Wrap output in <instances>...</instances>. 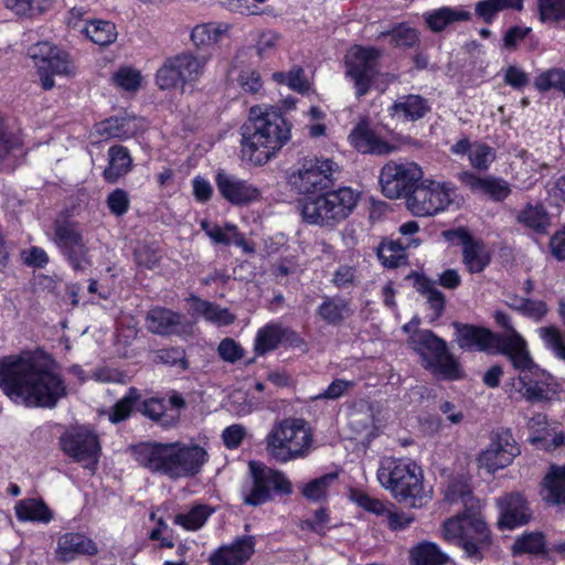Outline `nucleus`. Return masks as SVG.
<instances>
[{
    "label": "nucleus",
    "instance_id": "1a4fd4ad",
    "mask_svg": "<svg viewBox=\"0 0 565 565\" xmlns=\"http://www.w3.org/2000/svg\"><path fill=\"white\" fill-rule=\"evenodd\" d=\"M250 483L242 488L244 504L248 507H260L274 501L275 495H290L292 493L291 481L287 476L262 461L252 460L248 462Z\"/></svg>",
    "mask_w": 565,
    "mask_h": 565
},
{
    "label": "nucleus",
    "instance_id": "bb28decb",
    "mask_svg": "<svg viewBox=\"0 0 565 565\" xmlns=\"http://www.w3.org/2000/svg\"><path fill=\"white\" fill-rule=\"evenodd\" d=\"M540 494L547 505L565 508V465H550L540 483Z\"/></svg>",
    "mask_w": 565,
    "mask_h": 565
},
{
    "label": "nucleus",
    "instance_id": "774afa93",
    "mask_svg": "<svg viewBox=\"0 0 565 565\" xmlns=\"http://www.w3.org/2000/svg\"><path fill=\"white\" fill-rule=\"evenodd\" d=\"M220 358L228 363H235L244 356V349L232 338L223 339L217 348Z\"/></svg>",
    "mask_w": 565,
    "mask_h": 565
},
{
    "label": "nucleus",
    "instance_id": "f8f14e48",
    "mask_svg": "<svg viewBox=\"0 0 565 565\" xmlns=\"http://www.w3.org/2000/svg\"><path fill=\"white\" fill-rule=\"evenodd\" d=\"M381 51L374 46L355 44L344 57L345 75L353 82L355 96H365L380 74Z\"/></svg>",
    "mask_w": 565,
    "mask_h": 565
},
{
    "label": "nucleus",
    "instance_id": "9d476101",
    "mask_svg": "<svg viewBox=\"0 0 565 565\" xmlns=\"http://www.w3.org/2000/svg\"><path fill=\"white\" fill-rule=\"evenodd\" d=\"M210 57L195 55L193 52H181L164 60L154 76L156 85L160 90H171L186 84L196 83L204 74Z\"/></svg>",
    "mask_w": 565,
    "mask_h": 565
},
{
    "label": "nucleus",
    "instance_id": "473e14b6",
    "mask_svg": "<svg viewBox=\"0 0 565 565\" xmlns=\"http://www.w3.org/2000/svg\"><path fill=\"white\" fill-rule=\"evenodd\" d=\"M515 220L523 227L539 235H545L551 225L550 214L542 202L526 203L518 212Z\"/></svg>",
    "mask_w": 565,
    "mask_h": 565
},
{
    "label": "nucleus",
    "instance_id": "6ab92c4d",
    "mask_svg": "<svg viewBox=\"0 0 565 565\" xmlns=\"http://www.w3.org/2000/svg\"><path fill=\"white\" fill-rule=\"evenodd\" d=\"M426 351L430 353V356L426 355V369H434L444 380L454 381L462 379L463 372L460 364L449 352L446 341L427 329Z\"/></svg>",
    "mask_w": 565,
    "mask_h": 565
},
{
    "label": "nucleus",
    "instance_id": "e433bc0d",
    "mask_svg": "<svg viewBox=\"0 0 565 565\" xmlns=\"http://www.w3.org/2000/svg\"><path fill=\"white\" fill-rule=\"evenodd\" d=\"M215 508L206 503H194L188 511L177 513L172 522L188 532L201 530L214 514Z\"/></svg>",
    "mask_w": 565,
    "mask_h": 565
},
{
    "label": "nucleus",
    "instance_id": "79ce46f5",
    "mask_svg": "<svg viewBox=\"0 0 565 565\" xmlns=\"http://www.w3.org/2000/svg\"><path fill=\"white\" fill-rule=\"evenodd\" d=\"M282 343L281 324L268 322L259 328L254 339V352L257 356L266 355Z\"/></svg>",
    "mask_w": 565,
    "mask_h": 565
},
{
    "label": "nucleus",
    "instance_id": "c85d7f7f",
    "mask_svg": "<svg viewBox=\"0 0 565 565\" xmlns=\"http://www.w3.org/2000/svg\"><path fill=\"white\" fill-rule=\"evenodd\" d=\"M493 319L495 323L504 330V332L497 333L510 339V347L509 350L504 352V356H507L511 363L515 364L527 361L526 341L513 327L511 317L504 311L497 310L493 313Z\"/></svg>",
    "mask_w": 565,
    "mask_h": 565
},
{
    "label": "nucleus",
    "instance_id": "a878e982",
    "mask_svg": "<svg viewBox=\"0 0 565 565\" xmlns=\"http://www.w3.org/2000/svg\"><path fill=\"white\" fill-rule=\"evenodd\" d=\"M230 30L231 24L226 22L200 23L191 30L190 40L200 55H207L211 58L212 50Z\"/></svg>",
    "mask_w": 565,
    "mask_h": 565
},
{
    "label": "nucleus",
    "instance_id": "bf43d9fd",
    "mask_svg": "<svg viewBox=\"0 0 565 565\" xmlns=\"http://www.w3.org/2000/svg\"><path fill=\"white\" fill-rule=\"evenodd\" d=\"M150 520H156L154 527L148 533V539L159 542L160 548H173L175 545L174 530L169 527L168 523L162 519H156V514H150Z\"/></svg>",
    "mask_w": 565,
    "mask_h": 565
},
{
    "label": "nucleus",
    "instance_id": "49530a36",
    "mask_svg": "<svg viewBox=\"0 0 565 565\" xmlns=\"http://www.w3.org/2000/svg\"><path fill=\"white\" fill-rule=\"evenodd\" d=\"M534 86L541 93L554 89L565 96V70L552 67L540 73L534 78Z\"/></svg>",
    "mask_w": 565,
    "mask_h": 565
},
{
    "label": "nucleus",
    "instance_id": "e2e57ef3",
    "mask_svg": "<svg viewBox=\"0 0 565 565\" xmlns=\"http://www.w3.org/2000/svg\"><path fill=\"white\" fill-rule=\"evenodd\" d=\"M529 429L531 431L530 441L533 445L541 446L548 441L552 429L547 420V416L542 413L533 415L529 422Z\"/></svg>",
    "mask_w": 565,
    "mask_h": 565
},
{
    "label": "nucleus",
    "instance_id": "37998d69",
    "mask_svg": "<svg viewBox=\"0 0 565 565\" xmlns=\"http://www.w3.org/2000/svg\"><path fill=\"white\" fill-rule=\"evenodd\" d=\"M137 411L145 417L152 422L160 423L163 426H168L174 423L179 415L167 414V403L162 397H148L138 403Z\"/></svg>",
    "mask_w": 565,
    "mask_h": 565
},
{
    "label": "nucleus",
    "instance_id": "c756f323",
    "mask_svg": "<svg viewBox=\"0 0 565 565\" xmlns=\"http://www.w3.org/2000/svg\"><path fill=\"white\" fill-rule=\"evenodd\" d=\"M456 190L451 182L438 183L426 179V216L447 210L454 202Z\"/></svg>",
    "mask_w": 565,
    "mask_h": 565
},
{
    "label": "nucleus",
    "instance_id": "0e129e2a",
    "mask_svg": "<svg viewBox=\"0 0 565 565\" xmlns=\"http://www.w3.org/2000/svg\"><path fill=\"white\" fill-rule=\"evenodd\" d=\"M114 82L125 90H137L141 83L140 72L132 67H120L114 74Z\"/></svg>",
    "mask_w": 565,
    "mask_h": 565
},
{
    "label": "nucleus",
    "instance_id": "9b49d317",
    "mask_svg": "<svg viewBox=\"0 0 565 565\" xmlns=\"http://www.w3.org/2000/svg\"><path fill=\"white\" fill-rule=\"evenodd\" d=\"M297 171L288 175V183L305 196L320 194L332 188L338 164L331 159L303 158Z\"/></svg>",
    "mask_w": 565,
    "mask_h": 565
},
{
    "label": "nucleus",
    "instance_id": "c9c22d12",
    "mask_svg": "<svg viewBox=\"0 0 565 565\" xmlns=\"http://www.w3.org/2000/svg\"><path fill=\"white\" fill-rule=\"evenodd\" d=\"M462 264L469 274L482 273L492 260V252L486 243L476 238L461 250Z\"/></svg>",
    "mask_w": 565,
    "mask_h": 565
},
{
    "label": "nucleus",
    "instance_id": "a18cd8bd",
    "mask_svg": "<svg viewBox=\"0 0 565 565\" xmlns=\"http://www.w3.org/2000/svg\"><path fill=\"white\" fill-rule=\"evenodd\" d=\"M43 66L52 74L71 76L75 74V67L70 53L57 47H50L49 54L42 60Z\"/></svg>",
    "mask_w": 565,
    "mask_h": 565
},
{
    "label": "nucleus",
    "instance_id": "603ef678",
    "mask_svg": "<svg viewBox=\"0 0 565 565\" xmlns=\"http://www.w3.org/2000/svg\"><path fill=\"white\" fill-rule=\"evenodd\" d=\"M217 244L224 246L234 245L236 247L242 248V250L245 254L255 253L254 243L245 237V234L238 230L237 225L230 222H226L224 224V232L222 233V236L220 237Z\"/></svg>",
    "mask_w": 565,
    "mask_h": 565
},
{
    "label": "nucleus",
    "instance_id": "dca6fc26",
    "mask_svg": "<svg viewBox=\"0 0 565 565\" xmlns=\"http://www.w3.org/2000/svg\"><path fill=\"white\" fill-rule=\"evenodd\" d=\"M54 234L58 248L75 271H84L92 265L83 234L74 223L68 221L57 223L54 227Z\"/></svg>",
    "mask_w": 565,
    "mask_h": 565
},
{
    "label": "nucleus",
    "instance_id": "412c9836",
    "mask_svg": "<svg viewBox=\"0 0 565 565\" xmlns=\"http://www.w3.org/2000/svg\"><path fill=\"white\" fill-rule=\"evenodd\" d=\"M500 515L498 527L500 530H514L527 524L532 519L530 504L521 492H510L498 500Z\"/></svg>",
    "mask_w": 565,
    "mask_h": 565
},
{
    "label": "nucleus",
    "instance_id": "6e6d98bb",
    "mask_svg": "<svg viewBox=\"0 0 565 565\" xmlns=\"http://www.w3.org/2000/svg\"><path fill=\"white\" fill-rule=\"evenodd\" d=\"M349 498L359 508L375 515L383 516L388 511L382 500L371 497L363 490L351 489Z\"/></svg>",
    "mask_w": 565,
    "mask_h": 565
},
{
    "label": "nucleus",
    "instance_id": "f03ea898",
    "mask_svg": "<svg viewBox=\"0 0 565 565\" xmlns=\"http://www.w3.org/2000/svg\"><path fill=\"white\" fill-rule=\"evenodd\" d=\"M445 500L451 504L461 503L463 509L443 522L444 541L460 548L465 558L473 563L482 562L493 543V534L469 479L463 476L452 478L447 484Z\"/></svg>",
    "mask_w": 565,
    "mask_h": 565
},
{
    "label": "nucleus",
    "instance_id": "72a5a7b5",
    "mask_svg": "<svg viewBox=\"0 0 565 565\" xmlns=\"http://www.w3.org/2000/svg\"><path fill=\"white\" fill-rule=\"evenodd\" d=\"M351 315L350 302L340 297L326 296L316 309V316L331 327H341Z\"/></svg>",
    "mask_w": 565,
    "mask_h": 565
},
{
    "label": "nucleus",
    "instance_id": "8fccbe9b",
    "mask_svg": "<svg viewBox=\"0 0 565 565\" xmlns=\"http://www.w3.org/2000/svg\"><path fill=\"white\" fill-rule=\"evenodd\" d=\"M426 303L429 310V312L426 313V318H428L429 322H435L445 311L446 298L445 295L436 288L435 281L428 277H426Z\"/></svg>",
    "mask_w": 565,
    "mask_h": 565
},
{
    "label": "nucleus",
    "instance_id": "b1692460",
    "mask_svg": "<svg viewBox=\"0 0 565 565\" xmlns=\"http://www.w3.org/2000/svg\"><path fill=\"white\" fill-rule=\"evenodd\" d=\"M457 178L459 182L469 188L471 192L487 194L495 202H502L511 194L509 183L501 178L491 175L479 177L470 170L459 172Z\"/></svg>",
    "mask_w": 565,
    "mask_h": 565
},
{
    "label": "nucleus",
    "instance_id": "09e8293b",
    "mask_svg": "<svg viewBox=\"0 0 565 565\" xmlns=\"http://www.w3.org/2000/svg\"><path fill=\"white\" fill-rule=\"evenodd\" d=\"M470 166L480 171L486 172L497 160V150L490 145L476 141L468 157Z\"/></svg>",
    "mask_w": 565,
    "mask_h": 565
},
{
    "label": "nucleus",
    "instance_id": "4be33fe9",
    "mask_svg": "<svg viewBox=\"0 0 565 565\" xmlns=\"http://www.w3.org/2000/svg\"><path fill=\"white\" fill-rule=\"evenodd\" d=\"M256 540L253 535H241L230 544H223L214 550L210 565H245L255 554Z\"/></svg>",
    "mask_w": 565,
    "mask_h": 565
},
{
    "label": "nucleus",
    "instance_id": "5fc2aeb1",
    "mask_svg": "<svg viewBox=\"0 0 565 565\" xmlns=\"http://www.w3.org/2000/svg\"><path fill=\"white\" fill-rule=\"evenodd\" d=\"M385 35L391 38V44L396 47H413L418 42V31L402 22L388 30Z\"/></svg>",
    "mask_w": 565,
    "mask_h": 565
},
{
    "label": "nucleus",
    "instance_id": "f3484780",
    "mask_svg": "<svg viewBox=\"0 0 565 565\" xmlns=\"http://www.w3.org/2000/svg\"><path fill=\"white\" fill-rule=\"evenodd\" d=\"M520 455V447L510 429L498 431L489 447L479 457V466L489 472H495L508 467Z\"/></svg>",
    "mask_w": 565,
    "mask_h": 565
},
{
    "label": "nucleus",
    "instance_id": "864d4df0",
    "mask_svg": "<svg viewBox=\"0 0 565 565\" xmlns=\"http://www.w3.org/2000/svg\"><path fill=\"white\" fill-rule=\"evenodd\" d=\"M156 361L184 372L190 367L185 350L181 347L163 348L156 352Z\"/></svg>",
    "mask_w": 565,
    "mask_h": 565
},
{
    "label": "nucleus",
    "instance_id": "f704fd0d",
    "mask_svg": "<svg viewBox=\"0 0 565 565\" xmlns=\"http://www.w3.org/2000/svg\"><path fill=\"white\" fill-rule=\"evenodd\" d=\"M108 166L103 171L107 183L114 184L132 169V158L127 147L115 145L108 150Z\"/></svg>",
    "mask_w": 565,
    "mask_h": 565
},
{
    "label": "nucleus",
    "instance_id": "5701e85b",
    "mask_svg": "<svg viewBox=\"0 0 565 565\" xmlns=\"http://www.w3.org/2000/svg\"><path fill=\"white\" fill-rule=\"evenodd\" d=\"M419 245V238L405 237L394 239L392 236L382 237L376 247V256L383 267L395 269L407 265V250Z\"/></svg>",
    "mask_w": 565,
    "mask_h": 565
},
{
    "label": "nucleus",
    "instance_id": "2eb2a0df",
    "mask_svg": "<svg viewBox=\"0 0 565 565\" xmlns=\"http://www.w3.org/2000/svg\"><path fill=\"white\" fill-rule=\"evenodd\" d=\"M60 447L75 462H87L93 467L97 465L102 451L98 436L83 427L66 430L62 434Z\"/></svg>",
    "mask_w": 565,
    "mask_h": 565
},
{
    "label": "nucleus",
    "instance_id": "4d7b16f0",
    "mask_svg": "<svg viewBox=\"0 0 565 565\" xmlns=\"http://www.w3.org/2000/svg\"><path fill=\"white\" fill-rule=\"evenodd\" d=\"M237 86L244 94L256 95L264 88V81L258 70L243 67L236 77Z\"/></svg>",
    "mask_w": 565,
    "mask_h": 565
},
{
    "label": "nucleus",
    "instance_id": "2f4dec72",
    "mask_svg": "<svg viewBox=\"0 0 565 565\" xmlns=\"http://www.w3.org/2000/svg\"><path fill=\"white\" fill-rule=\"evenodd\" d=\"M148 330L159 335H171L179 332L182 315L164 307L152 308L146 318Z\"/></svg>",
    "mask_w": 565,
    "mask_h": 565
},
{
    "label": "nucleus",
    "instance_id": "ea45409f",
    "mask_svg": "<svg viewBox=\"0 0 565 565\" xmlns=\"http://www.w3.org/2000/svg\"><path fill=\"white\" fill-rule=\"evenodd\" d=\"M192 302V309L195 313L203 316L207 321L217 326H230L234 322L235 316L227 309L195 295L188 299Z\"/></svg>",
    "mask_w": 565,
    "mask_h": 565
},
{
    "label": "nucleus",
    "instance_id": "4468645a",
    "mask_svg": "<svg viewBox=\"0 0 565 565\" xmlns=\"http://www.w3.org/2000/svg\"><path fill=\"white\" fill-rule=\"evenodd\" d=\"M456 342L466 352H483L488 355H504L509 350L510 339L499 335L489 328L455 322Z\"/></svg>",
    "mask_w": 565,
    "mask_h": 565
},
{
    "label": "nucleus",
    "instance_id": "13d9d810",
    "mask_svg": "<svg viewBox=\"0 0 565 565\" xmlns=\"http://www.w3.org/2000/svg\"><path fill=\"white\" fill-rule=\"evenodd\" d=\"M136 265L149 270L157 268L162 259L161 249L153 243L142 244L134 252Z\"/></svg>",
    "mask_w": 565,
    "mask_h": 565
},
{
    "label": "nucleus",
    "instance_id": "69168bd1",
    "mask_svg": "<svg viewBox=\"0 0 565 565\" xmlns=\"http://www.w3.org/2000/svg\"><path fill=\"white\" fill-rule=\"evenodd\" d=\"M420 320L418 318H413L408 323H406L403 329L408 337L409 347L418 354L419 362L424 363V331L418 329Z\"/></svg>",
    "mask_w": 565,
    "mask_h": 565
},
{
    "label": "nucleus",
    "instance_id": "c03bdc74",
    "mask_svg": "<svg viewBox=\"0 0 565 565\" xmlns=\"http://www.w3.org/2000/svg\"><path fill=\"white\" fill-rule=\"evenodd\" d=\"M138 388L131 386L126 394L118 399L108 413V418L113 424H119L128 419L135 408L138 407L140 401Z\"/></svg>",
    "mask_w": 565,
    "mask_h": 565
},
{
    "label": "nucleus",
    "instance_id": "3c124183",
    "mask_svg": "<svg viewBox=\"0 0 565 565\" xmlns=\"http://www.w3.org/2000/svg\"><path fill=\"white\" fill-rule=\"evenodd\" d=\"M330 509L328 507H320L313 512L312 518L303 519L299 523L301 531L311 532L320 536H324L331 529Z\"/></svg>",
    "mask_w": 565,
    "mask_h": 565
},
{
    "label": "nucleus",
    "instance_id": "a211bd4d",
    "mask_svg": "<svg viewBox=\"0 0 565 565\" xmlns=\"http://www.w3.org/2000/svg\"><path fill=\"white\" fill-rule=\"evenodd\" d=\"M350 145L360 153L387 156L399 149L393 141L383 138L369 118H361L349 135Z\"/></svg>",
    "mask_w": 565,
    "mask_h": 565
},
{
    "label": "nucleus",
    "instance_id": "680f3d73",
    "mask_svg": "<svg viewBox=\"0 0 565 565\" xmlns=\"http://www.w3.org/2000/svg\"><path fill=\"white\" fill-rule=\"evenodd\" d=\"M537 10L544 23L565 20V0H537Z\"/></svg>",
    "mask_w": 565,
    "mask_h": 565
},
{
    "label": "nucleus",
    "instance_id": "393cba45",
    "mask_svg": "<svg viewBox=\"0 0 565 565\" xmlns=\"http://www.w3.org/2000/svg\"><path fill=\"white\" fill-rule=\"evenodd\" d=\"M97 553V544L83 533L66 532L58 537L56 556L61 562L68 563L79 555L95 556Z\"/></svg>",
    "mask_w": 565,
    "mask_h": 565
},
{
    "label": "nucleus",
    "instance_id": "6e6552de",
    "mask_svg": "<svg viewBox=\"0 0 565 565\" xmlns=\"http://www.w3.org/2000/svg\"><path fill=\"white\" fill-rule=\"evenodd\" d=\"M380 484L398 501H415L423 490L420 468L404 458L384 457L376 471Z\"/></svg>",
    "mask_w": 565,
    "mask_h": 565
},
{
    "label": "nucleus",
    "instance_id": "de8ad7c7",
    "mask_svg": "<svg viewBox=\"0 0 565 565\" xmlns=\"http://www.w3.org/2000/svg\"><path fill=\"white\" fill-rule=\"evenodd\" d=\"M338 478L337 473H326L307 482L301 494L309 501L321 502L328 498L331 483Z\"/></svg>",
    "mask_w": 565,
    "mask_h": 565
},
{
    "label": "nucleus",
    "instance_id": "58836bf2",
    "mask_svg": "<svg viewBox=\"0 0 565 565\" xmlns=\"http://www.w3.org/2000/svg\"><path fill=\"white\" fill-rule=\"evenodd\" d=\"M79 31L94 44L103 47L109 46L116 42L118 36L116 24L102 19L86 21Z\"/></svg>",
    "mask_w": 565,
    "mask_h": 565
},
{
    "label": "nucleus",
    "instance_id": "423d86ee",
    "mask_svg": "<svg viewBox=\"0 0 565 565\" xmlns=\"http://www.w3.org/2000/svg\"><path fill=\"white\" fill-rule=\"evenodd\" d=\"M265 444L266 451L273 459L286 463L307 456L312 435L303 418L287 417L273 425Z\"/></svg>",
    "mask_w": 565,
    "mask_h": 565
},
{
    "label": "nucleus",
    "instance_id": "052dcab7",
    "mask_svg": "<svg viewBox=\"0 0 565 565\" xmlns=\"http://www.w3.org/2000/svg\"><path fill=\"white\" fill-rule=\"evenodd\" d=\"M126 126L125 118L110 117L98 122L95 129L103 139H126L128 137Z\"/></svg>",
    "mask_w": 565,
    "mask_h": 565
},
{
    "label": "nucleus",
    "instance_id": "7ed1b4c3",
    "mask_svg": "<svg viewBox=\"0 0 565 565\" xmlns=\"http://www.w3.org/2000/svg\"><path fill=\"white\" fill-rule=\"evenodd\" d=\"M291 129L280 108L252 106L239 129L242 159L254 167L265 166L289 142Z\"/></svg>",
    "mask_w": 565,
    "mask_h": 565
},
{
    "label": "nucleus",
    "instance_id": "4c0bfd02",
    "mask_svg": "<svg viewBox=\"0 0 565 565\" xmlns=\"http://www.w3.org/2000/svg\"><path fill=\"white\" fill-rule=\"evenodd\" d=\"M387 111L398 121H416L424 116V98L413 94L402 96L387 108Z\"/></svg>",
    "mask_w": 565,
    "mask_h": 565
},
{
    "label": "nucleus",
    "instance_id": "0eeeda50",
    "mask_svg": "<svg viewBox=\"0 0 565 565\" xmlns=\"http://www.w3.org/2000/svg\"><path fill=\"white\" fill-rule=\"evenodd\" d=\"M422 168L414 162H386L380 172L379 183L382 194L391 200L404 198L407 209L416 216H424V203L415 196L423 185Z\"/></svg>",
    "mask_w": 565,
    "mask_h": 565
},
{
    "label": "nucleus",
    "instance_id": "f257e3e1",
    "mask_svg": "<svg viewBox=\"0 0 565 565\" xmlns=\"http://www.w3.org/2000/svg\"><path fill=\"white\" fill-rule=\"evenodd\" d=\"M0 387L25 406L52 409L67 396V384L49 354L23 352L0 361Z\"/></svg>",
    "mask_w": 565,
    "mask_h": 565
},
{
    "label": "nucleus",
    "instance_id": "ddd939ff",
    "mask_svg": "<svg viewBox=\"0 0 565 565\" xmlns=\"http://www.w3.org/2000/svg\"><path fill=\"white\" fill-rule=\"evenodd\" d=\"M512 366L520 372L523 397L531 404L546 403L558 398L559 384L546 371L540 369L527 352V361Z\"/></svg>",
    "mask_w": 565,
    "mask_h": 565
},
{
    "label": "nucleus",
    "instance_id": "7c9ffc66",
    "mask_svg": "<svg viewBox=\"0 0 565 565\" xmlns=\"http://www.w3.org/2000/svg\"><path fill=\"white\" fill-rule=\"evenodd\" d=\"M14 513L19 522L47 524L53 518V511L42 498H25L15 502Z\"/></svg>",
    "mask_w": 565,
    "mask_h": 565
},
{
    "label": "nucleus",
    "instance_id": "39448f33",
    "mask_svg": "<svg viewBox=\"0 0 565 565\" xmlns=\"http://www.w3.org/2000/svg\"><path fill=\"white\" fill-rule=\"evenodd\" d=\"M360 193L349 186L328 189L299 200L302 221L310 225L334 228L354 211Z\"/></svg>",
    "mask_w": 565,
    "mask_h": 565
},
{
    "label": "nucleus",
    "instance_id": "cd10ccee",
    "mask_svg": "<svg viewBox=\"0 0 565 565\" xmlns=\"http://www.w3.org/2000/svg\"><path fill=\"white\" fill-rule=\"evenodd\" d=\"M548 547L544 532L525 531L515 537L511 546V553L513 556L530 555L545 562H554Z\"/></svg>",
    "mask_w": 565,
    "mask_h": 565
},
{
    "label": "nucleus",
    "instance_id": "20e7f679",
    "mask_svg": "<svg viewBox=\"0 0 565 565\" xmlns=\"http://www.w3.org/2000/svg\"><path fill=\"white\" fill-rule=\"evenodd\" d=\"M131 454L141 467L171 479L194 477L209 460L206 450L200 445L180 441H143L134 445Z\"/></svg>",
    "mask_w": 565,
    "mask_h": 565
},
{
    "label": "nucleus",
    "instance_id": "a19ab883",
    "mask_svg": "<svg viewBox=\"0 0 565 565\" xmlns=\"http://www.w3.org/2000/svg\"><path fill=\"white\" fill-rule=\"evenodd\" d=\"M524 0H480L475 4V14L486 24H492L504 10L522 11Z\"/></svg>",
    "mask_w": 565,
    "mask_h": 565
},
{
    "label": "nucleus",
    "instance_id": "aec40b11",
    "mask_svg": "<svg viewBox=\"0 0 565 565\" xmlns=\"http://www.w3.org/2000/svg\"><path fill=\"white\" fill-rule=\"evenodd\" d=\"M215 184L221 196L235 206H246L262 198L260 190L247 180L218 172Z\"/></svg>",
    "mask_w": 565,
    "mask_h": 565
},
{
    "label": "nucleus",
    "instance_id": "338daca9",
    "mask_svg": "<svg viewBox=\"0 0 565 565\" xmlns=\"http://www.w3.org/2000/svg\"><path fill=\"white\" fill-rule=\"evenodd\" d=\"M106 204L111 214L122 216L130 207L129 195L124 189L117 188L107 195Z\"/></svg>",
    "mask_w": 565,
    "mask_h": 565
}]
</instances>
